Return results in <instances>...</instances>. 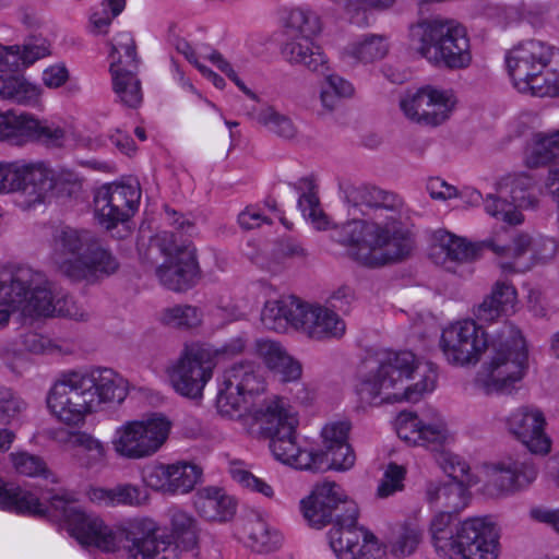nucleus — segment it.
<instances>
[{
  "label": "nucleus",
  "mask_w": 559,
  "mask_h": 559,
  "mask_svg": "<svg viewBox=\"0 0 559 559\" xmlns=\"http://www.w3.org/2000/svg\"><path fill=\"white\" fill-rule=\"evenodd\" d=\"M270 449L277 461L295 468L320 471L323 466V455L302 450L297 444L296 431L270 439Z\"/></svg>",
  "instance_id": "30"
},
{
  "label": "nucleus",
  "mask_w": 559,
  "mask_h": 559,
  "mask_svg": "<svg viewBox=\"0 0 559 559\" xmlns=\"http://www.w3.org/2000/svg\"><path fill=\"white\" fill-rule=\"evenodd\" d=\"M51 259L57 269L73 281H94L119 267L117 259L92 233L70 227L56 233Z\"/></svg>",
  "instance_id": "7"
},
{
  "label": "nucleus",
  "mask_w": 559,
  "mask_h": 559,
  "mask_svg": "<svg viewBox=\"0 0 559 559\" xmlns=\"http://www.w3.org/2000/svg\"><path fill=\"white\" fill-rule=\"evenodd\" d=\"M486 245L500 259L501 267L511 272H524L548 261L557 248L552 238L527 233L509 235L507 229L495 233Z\"/></svg>",
  "instance_id": "10"
},
{
  "label": "nucleus",
  "mask_w": 559,
  "mask_h": 559,
  "mask_svg": "<svg viewBox=\"0 0 559 559\" xmlns=\"http://www.w3.org/2000/svg\"><path fill=\"white\" fill-rule=\"evenodd\" d=\"M202 469L190 462L178 461L171 464L154 463L142 473L144 485L162 495H185L193 490L200 481Z\"/></svg>",
  "instance_id": "20"
},
{
  "label": "nucleus",
  "mask_w": 559,
  "mask_h": 559,
  "mask_svg": "<svg viewBox=\"0 0 559 559\" xmlns=\"http://www.w3.org/2000/svg\"><path fill=\"white\" fill-rule=\"evenodd\" d=\"M285 27L295 37H317L323 28L319 13L309 5H297L288 10L285 20Z\"/></svg>",
  "instance_id": "41"
},
{
  "label": "nucleus",
  "mask_w": 559,
  "mask_h": 559,
  "mask_svg": "<svg viewBox=\"0 0 559 559\" xmlns=\"http://www.w3.org/2000/svg\"><path fill=\"white\" fill-rule=\"evenodd\" d=\"M27 117L28 114L0 112V141L7 140L16 145L25 143Z\"/></svg>",
  "instance_id": "49"
},
{
  "label": "nucleus",
  "mask_w": 559,
  "mask_h": 559,
  "mask_svg": "<svg viewBox=\"0 0 559 559\" xmlns=\"http://www.w3.org/2000/svg\"><path fill=\"white\" fill-rule=\"evenodd\" d=\"M313 38L293 37L284 45L282 53L290 64L324 73L328 70V58L321 47L313 41Z\"/></svg>",
  "instance_id": "32"
},
{
  "label": "nucleus",
  "mask_w": 559,
  "mask_h": 559,
  "mask_svg": "<svg viewBox=\"0 0 559 559\" xmlns=\"http://www.w3.org/2000/svg\"><path fill=\"white\" fill-rule=\"evenodd\" d=\"M128 390V381L109 368L66 372L50 388L47 408L58 421L79 426L102 404L121 403Z\"/></svg>",
  "instance_id": "5"
},
{
  "label": "nucleus",
  "mask_w": 559,
  "mask_h": 559,
  "mask_svg": "<svg viewBox=\"0 0 559 559\" xmlns=\"http://www.w3.org/2000/svg\"><path fill=\"white\" fill-rule=\"evenodd\" d=\"M41 94L43 90L38 84L31 82L23 75L11 74L8 78L5 90L2 92V99L19 105L35 106L38 104Z\"/></svg>",
  "instance_id": "45"
},
{
  "label": "nucleus",
  "mask_w": 559,
  "mask_h": 559,
  "mask_svg": "<svg viewBox=\"0 0 559 559\" xmlns=\"http://www.w3.org/2000/svg\"><path fill=\"white\" fill-rule=\"evenodd\" d=\"M499 197L489 194L485 211L491 217L509 225H520L524 216L519 207H535L538 203L536 180L527 174L503 177L497 185Z\"/></svg>",
  "instance_id": "15"
},
{
  "label": "nucleus",
  "mask_w": 559,
  "mask_h": 559,
  "mask_svg": "<svg viewBox=\"0 0 559 559\" xmlns=\"http://www.w3.org/2000/svg\"><path fill=\"white\" fill-rule=\"evenodd\" d=\"M271 371L283 382H294L300 379L302 367L298 360L288 354L286 359L276 364Z\"/></svg>",
  "instance_id": "63"
},
{
  "label": "nucleus",
  "mask_w": 559,
  "mask_h": 559,
  "mask_svg": "<svg viewBox=\"0 0 559 559\" xmlns=\"http://www.w3.org/2000/svg\"><path fill=\"white\" fill-rule=\"evenodd\" d=\"M395 430L399 438L409 445L437 449L453 439L445 421L437 413L419 417L402 412L395 419Z\"/></svg>",
  "instance_id": "21"
},
{
  "label": "nucleus",
  "mask_w": 559,
  "mask_h": 559,
  "mask_svg": "<svg viewBox=\"0 0 559 559\" xmlns=\"http://www.w3.org/2000/svg\"><path fill=\"white\" fill-rule=\"evenodd\" d=\"M0 509L41 516L46 513L47 506L34 492L0 479Z\"/></svg>",
  "instance_id": "35"
},
{
  "label": "nucleus",
  "mask_w": 559,
  "mask_h": 559,
  "mask_svg": "<svg viewBox=\"0 0 559 559\" xmlns=\"http://www.w3.org/2000/svg\"><path fill=\"white\" fill-rule=\"evenodd\" d=\"M349 429V424L344 420L326 424L321 432L324 450L348 443Z\"/></svg>",
  "instance_id": "62"
},
{
  "label": "nucleus",
  "mask_w": 559,
  "mask_h": 559,
  "mask_svg": "<svg viewBox=\"0 0 559 559\" xmlns=\"http://www.w3.org/2000/svg\"><path fill=\"white\" fill-rule=\"evenodd\" d=\"M194 507L201 518L210 522L224 523L236 513V500L217 487H205L198 491Z\"/></svg>",
  "instance_id": "31"
},
{
  "label": "nucleus",
  "mask_w": 559,
  "mask_h": 559,
  "mask_svg": "<svg viewBox=\"0 0 559 559\" xmlns=\"http://www.w3.org/2000/svg\"><path fill=\"white\" fill-rule=\"evenodd\" d=\"M302 301L294 296L265 302L261 312V322L267 330L284 332L288 325L298 329Z\"/></svg>",
  "instance_id": "33"
},
{
  "label": "nucleus",
  "mask_w": 559,
  "mask_h": 559,
  "mask_svg": "<svg viewBox=\"0 0 559 559\" xmlns=\"http://www.w3.org/2000/svg\"><path fill=\"white\" fill-rule=\"evenodd\" d=\"M452 512H438L430 521L429 533L437 554L442 558L453 559L456 548V531L453 532Z\"/></svg>",
  "instance_id": "40"
},
{
  "label": "nucleus",
  "mask_w": 559,
  "mask_h": 559,
  "mask_svg": "<svg viewBox=\"0 0 559 559\" xmlns=\"http://www.w3.org/2000/svg\"><path fill=\"white\" fill-rule=\"evenodd\" d=\"M249 116L254 123L265 131L284 140H293L298 134V129L293 119L272 105L258 104L252 107Z\"/></svg>",
  "instance_id": "37"
},
{
  "label": "nucleus",
  "mask_w": 559,
  "mask_h": 559,
  "mask_svg": "<svg viewBox=\"0 0 559 559\" xmlns=\"http://www.w3.org/2000/svg\"><path fill=\"white\" fill-rule=\"evenodd\" d=\"M391 50V43L383 34H365L348 43L342 56L361 64H371L384 59Z\"/></svg>",
  "instance_id": "34"
},
{
  "label": "nucleus",
  "mask_w": 559,
  "mask_h": 559,
  "mask_svg": "<svg viewBox=\"0 0 559 559\" xmlns=\"http://www.w3.org/2000/svg\"><path fill=\"white\" fill-rule=\"evenodd\" d=\"M554 47L538 39L520 43L507 57L508 73L518 92L536 97L559 95V66Z\"/></svg>",
  "instance_id": "8"
},
{
  "label": "nucleus",
  "mask_w": 559,
  "mask_h": 559,
  "mask_svg": "<svg viewBox=\"0 0 559 559\" xmlns=\"http://www.w3.org/2000/svg\"><path fill=\"white\" fill-rule=\"evenodd\" d=\"M12 192L25 207L44 203L53 189V174L43 163L15 162Z\"/></svg>",
  "instance_id": "24"
},
{
  "label": "nucleus",
  "mask_w": 559,
  "mask_h": 559,
  "mask_svg": "<svg viewBox=\"0 0 559 559\" xmlns=\"http://www.w3.org/2000/svg\"><path fill=\"white\" fill-rule=\"evenodd\" d=\"M473 314L475 317V321L480 323H492L502 314H507L503 310H501L498 305L492 301L489 297H485L484 300L473 308Z\"/></svg>",
  "instance_id": "64"
},
{
  "label": "nucleus",
  "mask_w": 559,
  "mask_h": 559,
  "mask_svg": "<svg viewBox=\"0 0 559 559\" xmlns=\"http://www.w3.org/2000/svg\"><path fill=\"white\" fill-rule=\"evenodd\" d=\"M49 502L68 525L70 534L83 546L115 552L124 535L131 542L128 554L132 559H179L177 546L167 537L156 536L158 526L150 518L130 519L115 530L99 515L76 507L73 497L66 491L50 496Z\"/></svg>",
  "instance_id": "3"
},
{
  "label": "nucleus",
  "mask_w": 559,
  "mask_h": 559,
  "mask_svg": "<svg viewBox=\"0 0 559 559\" xmlns=\"http://www.w3.org/2000/svg\"><path fill=\"white\" fill-rule=\"evenodd\" d=\"M317 453L323 455V466L320 469L331 468L345 472L350 469L356 462V455L349 443H343Z\"/></svg>",
  "instance_id": "53"
},
{
  "label": "nucleus",
  "mask_w": 559,
  "mask_h": 559,
  "mask_svg": "<svg viewBox=\"0 0 559 559\" xmlns=\"http://www.w3.org/2000/svg\"><path fill=\"white\" fill-rule=\"evenodd\" d=\"M442 468L451 478L449 483H460L465 487H468L472 484L469 466L457 455H444Z\"/></svg>",
  "instance_id": "61"
},
{
  "label": "nucleus",
  "mask_w": 559,
  "mask_h": 559,
  "mask_svg": "<svg viewBox=\"0 0 559 559\" xmlns=\"http://www.w3.org/2000/svg\"><path fill=\"white\" fill-rule=\"evenodd\" d=\"M489 238L480 242H469L464 238L456 237L444 230H438L433 235V245L430 257L436 264H441L451 269L449 263L471 262L477 259L484 249H488L486 242Z\"/></svg>",
  "instance_id": "27"
},
{
  "label": "nucleus",
  "mask_w": 559,
  "mask_h": 559,
  "mask_svg": "<svg viewBox=\"0 0 559 559\" xmlns=\"http://www.w3.org/2000/svg\"><path fill=\"white\" fill-rule=\"evenodd\" d=\"M231 477L242 487L263 495L266 498L274 496L273 488L263 479L255 477L252 473L247 471L242 464L234 463L230 467Z\"/></svg>",
  "instance_id": "55"
},
{
  "label": "nucleus",
  "mask_w": 559,
  "mask_h": 559,
  "mask_svg": "<svg viewBox=\"0 0 559 559\" xmlns=\"http://www.w3.org/2000/svg\"><path fill=\"white\" fill-rule=\"evenodd\" d=\"M104 187L108 189L110 202L116 203V213H123L126 218L134 213L141 199L138 182H112Z\"/></svg>",
  "instance_id": "48"
},
{
  "label": "nucleus",
  "mask_w": 559,
  "mask_h": 559,
  "mask_svg": "<svg viewBox=\"0 0 559 559\" xmlns=\"http://www.w3.org/2000/svg\"><path fill=\"white\" fill-rule=\"evenodd\" d=\"M421 537V532L413 525H404L394 542L391 545V551L395 557H406L412 555Z\"/></svg>",
  "instance_id": "56"
},
{
  "label": "nucleus",
  "mask_w": 559,
  "mask_h": 559,
  "mask_svg": "<svg viewBox=\"0 0 559 559\" xmlns=\"http://www.w3.org/2000/svg\"><path fill=\"white\" fill-rule=\"evenodd\" d=\"M252 420L269 439L294 433L298 426L296 412L281 397L266 400L252 413Z\"/></svg>",
  "instance_id": "26"
},
{
  "label": "nucleus",
  "mask_w": 559,
  "mask_h": 559,
  "mask_svg": "<svg viewBox=\"0 0 559 559\" xmlns=\"http://www.w3.org/2000/svg\"><path fill=\"white\" fill-rule=\"evenodd\" d=\"M404 117L412 122L438 127L445 123L455 112L459 98L450 87L426 84L404 93L399 102Z\"/></svg>",
  "instance_id": "14"
},
{
  "label": "nucleus",
  "mask_w": 559,
  "mask_h": 559,
  "mask_svg": "<svg viewBox=\"0 0 559 559\" xmlns=\"http://www.w3.org/2000/svg\"><path fill=\"white\" fill-rule=\"evenodd\" d=\"M51 53V46L48 40L39 38L33 39L25 43L23 46H19V52L16 53V67L20 64L29 67L37 60L48 57Z\"/></svg>",
  "instance_id": "57"
},
{
  "label": "nucleus",
  "mask_w": 559,
  "mask_h": 559,
  "mask_svg": "<svg viewBox=\"0 0 559 559\" xmlns=\"http://www.w3.org/2000/svg\"><path fill=\"white\" fill-rule=\"evenodd\" d=\"M437 367L409 350H381L364 360L355 393L362 405L418 402L437 385Z\"/></svg>",
  "instance_id": "4"
},
{
  "label": "nucleus",
  "mask_w": 559,
  "mask_h": 559,
  "mask_svg": "<svg viewBox=\"0 0 559 559\" xmlns=\"http://www.w3.org/2000/svg\"><path fill=\"white\" fill-rule=\"evenodd\" d=\"M170 531L178 546L193 550L199 544L198 521L188 512L174 509L170 512Z\"/></svg>",
  "instance_id": "44"
},
{
  "label": "nucleus",
  "mask_w": 559,
  "mask_h": 559,
  "mask_svg": "<svg viewBox=\"0 0 559 559\" xmlns=\"http://www.w3.org/2000/svg\"><path fill=\"white\" fill-rule=\"evenodd\" d=\"M559 157V130L546 134L536 133L532 136L524 153L525 165L538 168Z\"/></svg>",
  "instance_id": "39"
},
{
  "label": "nucleus",
  "mask_w": 559,
  "mask_h": 559,
  "mask_svg": "<svg viewBox=\"0 0 559 559\" xmlns=\"http://www.w3.org/2000/svg\"><path fill=\"white\" fill-rule=\"evenodd\" d=\"M86 497L93 504L105 508H141L150 501L148 492L131 483H119L114 487L91 486Z\"/></svg>",
  "instance_id": "29"
},
{
  "label": "nucleus",
  "mask_w": 559,
  "mask_h": 559,
  "mask_svg": "<svg viewBox=\"0 0 559 559\" xmlns=\"http://www.w3.org/2000/svg\"><path fill=\"white\" fill-rule=\"evenodd\" d=\"M488 486L496 493H512L533 484L538 471L534 463L524 456H504L485 468Z\"/></svg>",
  "instance_id": "23"
},
{
  "label": "nucleus",
  "mask_w": 559,
  "mask_h": 559,
  "mask_svg": "<svg viewBox=\"0 0 559 559\" xmlns=\"http://www.w3.org/2000/svg\"><path fill=\"white\" fill-rule=\"evenodd\" d=\"M158 321L169 328L192 330L201 326L203 312L192 305H174L160 310Z\"/></svg>",
  "instance_id": "43"
},
{
  "label": "nucleus",
  "mask_w": 559,
  "mask_h": 559,
  "mask_svg": "<svg viewBox=\"0 0 559 559\" xmlns=\"http://www.w3.org/2000/svg\"><path fill=\"white\" fill-rule=\"evenodd\" d=\"M298 205L304 217L319 231L328 230L331 221L320 206L319 198L313 191H308L299 197Z\"/></svg>",
  "instance_id": "50"
},
{
  "label": "nucleus",
  "mask_w": 559,
  "mask_h": 559,
  "mask_svg": "<svg viewBox=\"0 0 559 559\" xmlns=\"http://www.w3.org/2000/svg\"><path fill=\"white\" fill-rule=\"evenodd\" d=\"M111 62L122 60L124 68L138 69L139 62L135 53V45L130 33H120L111 45Z\"/></svg>",
  "instance_id": "54"
},
{
  "label": "nucleus",
  "mask_w": 559,
  "mask_h": 559,
  "mask_svg": "<svg viewBox=\"0 0 559 559\" xmlns=\"http://www.w3.org/2000/svg\"><path fill=\"white\" fill-rule=\"evenodd\" d=\"M329 542L338 559H388L385 546L357 523L353 526L332 527Z\"/></svg>",
  "instance_id": "22"
},
{
  "label": "nucleus",
  "mask_w": 559,
  "mask_h": 559,
  "mask_svg": "<svg viewBox=\"0 0 559 559\" xmlns=\"http://www.w3.org/2000/svg\"><path fill=\"white\" fill-rule=\"evenodd\" d=\"M412 36L418 53L433 66L459 70L472 62L467 32L457 22L420 23L412 29Z\"/></svg>",
  "instance_id": "9"
},
{
  "label": "nucleus",
  "mask_w": 559,
  "mask_h": 559,
  "mask_svg": "<svg viewBox=\"0 0 559 559\" xmlns=\"http://www.w3.org/2000/svg\"><path fill=\"white\" fill-rule=\"evenodd\" d=\"M340 506L344 507L345 513L336 516L332 527L355 525L359 513L358 506L335 481L324 480L316 484L309 496L300 501L304 518L316 527L328 524Z\"/></svg>",
  "instance_id": "16"
},
{
  "label": "nucleus",
  "mask_w": 559,
  "mask_h": 559,
  "mask_svg": "<svg viewBox=\"0 0 559 559\" xmlns=\"http://www.w3.org/2000/svg\"><path fill=\"white\" fill-rule=\"evenodd\" d=\"M455 546L453 558L498 559L501 552L499 528L488 516L465 519L456 525Z\"/></svg>",
  "instance_id": "18"
},
{
  "label": "nucleus",
  "mask_w": 559,
  "mask_h": 559,
  "mask_svg": "<svg viewBox=\"0 0 559 559\" xmlns=\"http://www.w3.org/2000/svg\"><path fill=\"white\" fill-rule=\"evenodd\" d=\"M171 421L159 414L140 420H129L116 428L111 445L115 453L127 460L153 456L166 443Z\"/></svg>",
  "instance_id": "12"
},
{
  "label": "nucleus",
  "mask_w": 559,
  "mask_h": 559,
  "mask_svg": "<svg viewBox=\"0 0 559 559\" xmlns=\"http://www.w3.org/2000/svg\"><path fill=\"white\" fill-rule=\"evenodd\" d=\"M426 498L430 504H440L457 512L466 507L468 492L467 487L460 483H431L427 487Z\"/></svg>",
  "instance_id": "42"
},
{
  "label": "nucleus",
  "mask_w": 559,
  "mask_h": 559,
  "mask_svg": "<svg viewBox=\"0 0 559 559\" xmlns=\"http://www.w3.org/2000/svg\"><path fill=\"white\" fill-rule=\"evenodd\" d=\"M109 192L104 186L100 187L94 198L95 215L103 226L107 229L115 227L118 223L124 222L127 218L123 213H116V203L110 202Z\"/></svg>",
  "instance_id": "51"
},
{
  "label": "nucleus",
  "mask_w": 559,
  "mask_h": 559,
  "mask_svg": "<svg viewBox=\"0 0 559 559\" xmlns=\"http://www.w3.org/2000/svg\"><path fill=\"white\" fill-rule=\"evenodd\" d=\"M53 439L60 444L75 450L73 456L81 467L91 469L106 461L105 444L88 432L60 429L56 431Z\"/></svg>",
  "instance_id": "28"
},
{
  "label": "nucleus",
  "mask_w": 559,
  "mask_h": 559,
  "mask_svg": "<svg viewBox=\"0 0 559 559\" xmlns=\"http://www.w3.org/2000/svg\"><path fill=\"white\" fill-rule=\"evenodd\" d=\"M216 365L217 352L213 345H186L179 357L167 368L169 383L181 396L199 399L212 379Z\"/></svg>",
  "instance_id": "11"
},
{
  "label": "nucleus",
  "mask_w": 559,
  "mask_h": 559,
  "mask_svg": "<svg viewBox=\"0 0 559 559\" xmlns=\"http://www.w3.org/2000/svg\"><path fill=\"white\" fill-rule=\"evenodd\" d=\"M242 533L248 546L255 552L267 554L276 550L282 543V535L261 515L247 516L242 523Z\"/></svg>",
  "instance_id": "36"
},
{
  "label": "nucleus",
  "mask_w": 559,
  "mask_h": 559,
  "mask_svg": "<svg viewBox=\"0 0 559 559\" xmlns=\"http://www.w3.org/2000/svg\"><path fill=\"white\" fill-rule=\"evenodd\" d=\"M439 347L449 365L462 368L476 366L486 354L474 378L486 395L510 394L528 371L526 340L511 323L488 333L473 319L457 320L442 330Z\"/></svg>",
  "instance_id": "1"
},
{
  "label": "nucleus",
  "mask_w": 559,
  "mask_h": 559,
  "mask_svg": "<svg viewBox=\"0 0 559 559\" xmlns=\"http://www.w3.org/2000/svg\"><path fill=\"white\" fill-rule=\"evenodd\" d=\"M0 305L24 316H60L86 321L85 306L51 283L44 273L20 266L0 277Z\"/></svg>",
  "instance_id": "6"
},
{
  "label": "nucleus",
  "mask_w": 559,
  "mask_h": 559,
  "mask_svg": "<svg viewBox=\"0 0 559 559\" xmlns=\"http://www.w3.org/2000/svg\"><path fill=\"white\" fill-rule=\"evenodd\" d=\"M406 471L395 463L389 464L378 486L377 495L380 498H388L404 488Z\"/></svg>",
  "instance_id": "58"
},
{
  "label": "nucleus",
  "mask_w": 559,
  "mask_h": 559,
  "mask_svg": "<svg viewBox=\"0 0 559 559\" xmlns=\"http://www.w3.org/2000/svg\"><path fill=\"white\" fill-rule=\"evenodd\" d=\"M487 297L492 299L507 314L514 311L518 301L515 287L507 281H497Z\"/></svg>",
  "instance_id": "60"
},
{
  "label": "nucleus",
  "mask_w": 559,
  "mask_h": 559,
  "mask_svg": "<svg viewBox=\"0 0 559 559\" xmlns=\"http://www.w3.org/2000/svg\"><path fill=\"white\" fill-rule=\"evenodd\" d=\"M153 245L164 255V262L156 269L159 282L175 292L188 289L197 276L193 250L178 245L174 234L168 231L157 235Z\"/></svg>",
  "instance_id": "17"
},
{
  "label": "nucleus",
  "mask_w": 559,
  "mask_h": 559,
  "mask_svg": "<svg viewBox=\"0 0 559 559\" xmlns=\"http://www.w3.org/2000/svg\"><path fill=\"white\" fill-rule=\"evenodd\" d=\"M10 461L14 471L28 477H43L52 484L59 481L57 475L52 473L46 462L38 455L28 453L26 451L12 452Z\"/></svg>",
  "instance_id": "47"
},
{
  "label": "nucleus",
  "mask_w": 559,
  "mask_h": 559,
  "mask_svg": "<svg viewBox=\"0 0 559 559\" xmlns=\"http://www.w3.org/2000/svg\"><path fill=\"white\" fill-rule=\"evenodd\" d=\"M27 409V402L8 388L0 389V424L9 425L17 420Z\"/></svg>",
  "instance_id": "52"
},
{
  "label": "nucleus",
  "mask_w": 559,
  "mask_h": 559,
  "mask_svg": "<svg viewBox=\"0 0 559 559\" xmlns=\"http://www.w3.org/2000/svg\"><path fill=\"white\" fill-rule=\"evenodd\" d=\"M255 353L270 370L281 360H285L288 355L281 343L269 338H260L255 342Z\"/></svg>",
  "instance_id": "59"
},
{
  "label": "nucleus",
  "mask_w": 559,
  "mask_h": 559,
  "mask_svg": "<svg viewBox=\"0 0 559 559\" xmlns=\"http://www.w3.org/2000/svg\"><path fill=\"white\" fill-rule=\"evenodd\" d=\"M136 70L124 68L120 59L110 63L114 91L124 106L132 108L138 107L143 98L141 84L135 75Z\"/></svg>",
  "instance_id": "38"
},
{
  "label": "nucleus",
  "mask_w": 559,
  "mask_h": 559,
  "mask_svg": "<svg viewBox=\"0 0 559 559\" xmlns=\"http://www.w3.org/2000/svg\"><path fill=\"white\" fill-rule=\"evenodd\" d=\"M262 390V381L252 362L234 365L224 371L216 405L219 414L240 420L251 431L252 414L248 415V396Z\"/></svg>",
  "instance_id": "13"
},
{
  "label": "nucleus",
  "mask_w": 559,
  "mask_h": 559,
  "mask_svg": "<svg viewBox=\"0 0 559 559\" xmlns=\"http://www.w3.org/2000/svg\"><path fill=\"white\" fill-rule=\"evenodd\" d=\"M503 423L508 433L531 453L545 455L550 452L551 440L546 432L547 419L539 407L533 404L521 405L512 409Z\"/></svg>",
  "instance_id": "19"
},
{
  "label": "nucleus",
  "mask_w": 559,
  "mask_h": 559,
  "mask_svg": "<svg viewBox=\"0 0 559 559\" xmlns=\"http://www.w3.org/2000/svg\"><path fill=\"white\" fill-rule=\"evenodd\" d=\"M297 330L312 340L323 341L341 338L345 334L346 324L333 310L302 301Z\"/></svg>",
  "instance_id": "25"
},
{
  "label": "nucleus",
  "mask_w": 559,
  "mask_h": 559,
  "mask_svg": "<svg viewBox=\"0 0 559 559\" xmlns=\"http://www.w3.org/2000/svg\"><path fill=\"white\" fill-rule=\"evenodd\" d=\"M355 201L373 210L370 219H352L341 226L336 240L362 266L380 267L411 255L415 239L409 213L401 197L372 186L355 190Z\"/></svg>",
  "instance_id": "2"
},
{
  "label": "nucleus",
  "mask_w": 559,
  "mask_h": 559,
  "mask_svg": "<svg viewBox=\"0 0 559 559\" xmlns=\"http://www.w3.org/2000/svg\"><path fill=\"white\" fill-rule=\"evenodd\" d=\"M25 142L37 141L47 146H61L66 140V131L49 120H40L29 115L26 120Z\"/></svg>",
  "instance_id": "46"
}]
</instances>
